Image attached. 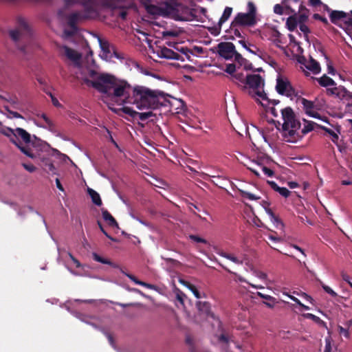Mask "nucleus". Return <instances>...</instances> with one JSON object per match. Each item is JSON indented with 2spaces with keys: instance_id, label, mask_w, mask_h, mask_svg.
Instances as JSON below:
<instances>
[{
  "instance_id": "obj_1",
  "label": "nucleus",
  "mask_w": 352,
  "mask_h": 352,
  "mask_svg": "<svg viewBox=\"0 0 352 352\" xmlns=\"http://www.w3.org/2000/svg\"><path fill=\"white\" fill-rule=\"evenodd\" d=\"M87 77L82 78V82L88 87H91L98 92L103 94L111 100L122 103L135 104L138 109H155L160 107H166L169 100L162 92L151 90L144 86L131 87L126 81L116 78L114 76L98 73L94 69H89Z\"/></svg>"
},
{
  "instance_id": "obj_2",
  "label": "nucleus",
  "mask_w": 352,
  "mask_h": 352,
  "mask_svg": "<svg viewBox=\"0 0 352 352\" xmlns=\"http://www.w3.org/2000/svg\"><path fill=\"white\" fill-rule=\"evenodd\" d=\"M64 1L67 6L78 3L84 8L83 11L75 12L69 15L67 23L70 29L64 30V34L67 36H72L77 33L78 22L93 19L97 16L96 7L98 1L107 6H113V0H64Z\"/></svg>"
},
{
  "instance_id": "obj_3",
  "label": "nucleus",
  "mask_w": 352,
  "mask_h": 352,
  "mask_svg": "<svg viewBox=\"0 0 352 352\" xmlns=\"http://www.w3.org/2000/svg\"><path fill=\"white\" fill-rule=\"evenodd\" d=\"M145 9L149 14L154 16H166L174 14L176 15L175 19L178 21H191L195 17V14L189 8L180 5L174 7L169 3H164L159 6L145 3Z\"/></svg>"
},
{
  "instance_id": "obj_4",
  "label": "nucleus",
  "mask_w": 352,
  "mask_h": 352,
  "mask_svg": "<svg viewBox=\"0 0 352 352\" xmlns=\"http://www.w3.org/2000/svg\"><path fill=\"white\" fill-rule=\"evenodd\" d=\"M280 112L283 120V136L287 142H296L300 137L298 131L300 122L296 118V115L290 107L280 109Z\"/></svg>"
},
{
  "instance_id": "obj_5",
  "label": "nucleus",
  "mask_w": 352,
  "mask_h": 352,
  "mask_svg": "<svg viewBox=\"0 0 352 352\" xmlns=\"http://www.w3.org/2000/svg\"><path fill=\"white\" fill-rule=\"evenodd\" d=\"M245 84L249 86L248 93L252 98L258 97L261 100L267 99V94L263 89L260 90V88L264 85V80L259 74L246 76Z\"/></svg>"
},
{
  "instance_id": "obj_6",
  "label": "nucleus",
  "mask_w": 352,
  "mask_h": 352,
  "mask_svg": "<svg viewBox=\"0 0 352 352\" xmlns=\"http://www.w3.org/2000/svg\"><path fill=\"white\" fill-rule=\"evenodd\" d=\"M9 34L11 38L16 42L23 37L29 36L30 35V29L25 20L23 17L19 16L16 19V28L10 30Z\"/></svg>"
},
{
  "instance_id": "obj_7",
  "label": "nucleus",
  "mask_w": 352,
  "mask_h": 352,
  "mask_svg": "<svg viewBox=\"0 0 352 352\" xmlns=\"http://www.w3.org/2000/svg\"><path fill=\"white\" fill-rule=\"evenodd\" d=\"M196 307L200 316L206 319L209 318H212L216 321L218 328H221V322L218 318H216L215 315L211 311V305L208 302L198 301L196 303Z\"/></svg>"
},
{
  "instance_id": "obj_8",
  "label": "nucleus",
  "mask_w": 352,
  "mask_h": 352,
  "mask_svg": "<svg viewBox=\"0 0 352 352\" xmlns=\"http://www.w3.org/2000/svg\"><path fill=\"white\" fill-rule=\"evenodd\" d=\"M276 89L280 95H285L287 97H292L296 95L295 89L287 78L278 77L276 80Z\"/></svg>"
},
{
  "instance_id": "obj_9",
  "label": "nucleus",
  "mask_w": 352,
  "mask_h": 352,
  "mask_svg": "<svg viewBox=\"0 0 352 352\" xmlns=\"http://www.w3.org/2000/svg\"><path fill=\"white\" fill-rule=\"evenodd\" d=\"M256 23V19L248 13L239 12L234 17V20L231 23L230 28L241 26H252Z\"/></svg>"
},
{
  "instance_id": "obj_10",
  "label": "nucleus",
  "mask_w": 352,
  "mask_h": 352,
  "mask_svg": "<svg viewBox=\"0 0 352 352\" xmlns=\"http://www.w3.org/2000/svg\"><path fill=\"white\" fill-rule=\"evenodd\" d=\"M217 48L219 55L226 60L232 59L236 53L234 45L230 42H221Z\"/></svg>"
},
{
  "instance_id": "obj_11",
  "label": "nucleus",
  "mask_w": 352,
  "mask_h": 352,
  "mask_svg": "<svg viewBox=\"0 0 352 352\" xmlns=\"http://www.w3.org/2000/svg\"><path fill=\"white\" fill-rule=\"evenodd\" d=\"M8 131H9L10 133H5V135L10 138V141L12 139V135L16 136V138L19 140V137H20L23 141L28 144L31 141V136L29 133H28L25 129L22 128H16L15 129H12L11 128H8Z\"/></svg>"
},
{
  "instance_id": "obj_12",
  "label": "nucleus",
  "mask_w": 352,
  "mask_h": 352,
  "mask_svg": "<svg viewBox=\"0 0 352 352\" xmlns=\"http://www.w3.org/2000/svg\"><path fill=\"white\" fill-rule=\"evenodd\" d=\"M155 52L160 58L178 60H180L182 61H184V58L182 57L178 53L166 47H160L159 49L156 50Z\"/></svg>"
},
{
  "instance_id": "obj_13",
  "label": "nucleus",
  "mask_w": 352,
  "mask_h": 352,
  "mask_svg": "<svg viewBox=\"0 0 352 352\" xmlns=\"http://www.w3.org/2000/svg\"><path fill=\"white\" fill-rule=\"evenodd\" d=\"M99 42L103 54L105 55L106 58H111L113 56L117 58H120L114 45L110 44L107 41H102L101 39L99 40Z\"/></svg>"
},
{
  "instance_id": "obj_14",
  "label": "nucleus",
  "mask_w": 352,
  "mask_h": 352,
  "mask_svg": "<svg viewBox=\"0 0 352 352\" xmlns=\"http://www.w3.org/2000/svg\"><path fill=\"white\" fill-rule=\"evenodd\" d=\"M301 102L303 105V108L305 109V113L313 117V118H318L319 114L318 113L316 112L314 109H316V105L314 102L311 100H308L304 98H301Z\"/></svg>"
},
{
  "instance_id": "obj_15",
  "label": "nucleus",
  "mask_w": 352,
  "mask_h": 352,
  "mask_svg": "<svg viewBox=\"0 0 352 352\" xmlns=\"http://www.w3.org/2000/svg\"><path fill=\"white\" fill-rule=\"evenodd\" d=\"M11 142L14 144L17 148H19V150L26 156L32 159H34L36 157L35 155L32 152L31 148L28 146H23L21 142L16 138V136L12 135Z\"/></svg>"
},
{
  "instance_id": "obj_16",
  "label": "nucleus",
  "mask_w": 352,
  "mask_h": 352,
  "mask_svg": "<svg viewBox=\"0 0 352 352\" xmlns=\"http://www.w3.org/2000/svg\"><path fill=\"white\" fill-rule=\"evenodd\" d=\"M64 54L67 58L74 63H79L81 58V55L74 49H72L67 46H63Z\"/></svg>"
},
{
  "instance_id": "obj_17",
  "label": "nucleus",
  "mask_w": 352,
  "mask_h": 352,
  "mask_svg": "<svg viewBox=\"0 0 352 352\" xmlns=\"http://www.w3.org/2000/svg\"><path fill=\"white\" fill-rule=\"evenodd\" d=\"M232 12V8L230 7H226L221 17L220 18L218 26L214 28V30L217 31V34H218L220 32L221 25L230 18Z\"/></svg>"
},
{
  "instance_id": "obj_18",
  "label": "nucleus",
  "mask_w": 352,
  "mask_h": 352,
  "mask_svg": "<svg viewBox=\"0 0 352 352\" xmlns=\"http://www.w3.org/2000/svg\"><path fill=\"white\" fill-rule=\"evenodd\" d=\"M330 20L331 21L336 24L338 25L339 22L345 19L346 17V13L343 11H338V10H333L331 11L330 15Z\"/></svg>"
},
{
  "instance_id": "obj_19",
  "label": "nucleus",
  "mask_w": 352,
  "mask_h": 352,
  "mask_svg": "<svg viewBox=\"0 0 352 352\" xmlns=\"http://www.w3.org/2000/svg\"><path fill=\"white\" fill-rule=\"evenodd\" d=\"M252 164L256 166L258 168L261 169V170L264 173L265 175L267 177H273L274 175V170H272L271 168H267L266 166H265L262 162V160H253L252 161Z\"/></svg>"
},
{
  "instance_id": "obj_20",
  "label": "nucleus",
  "mask_w": 352,
  "mask_h": 352,
  "mask_svg": "<svg viewBox=\"0 0 352 352\" xmlns=\"http://www.w3.org/2000/svg\"><path fill=\"white\" fill-rule=\"evenodd\" d=\"M101 210L102 218L108 223V225L111 227L118 228V222L116 221L115 218L111 214V213L107 210L104 208H102Z\"/></svg>"
},
{
  "instance_id": "obj_21",
  "label": "nucleus",
  "mask_w": 352,
  "mask_h": 352,
  "mask_svg": "<svg viewBox=\"0 0 352 352\" xmlns=\"http://www.w3.org/2000/svg\"><path fill=\"white\" fill-rule=\"evenodd\" d=\"M256 295L265 300L263 303L269 308H273L277 302L276 299L272 296L264 294L259 292H256Z\"/></svg>"
},
{
  "instance_id": "obj_22",
  "label": "nucleus",
  "mask_w": 352,
  "mask_h": 352,
  "mask_svg": "<svg viewBox=\"0 0 352 352\" xmlns=\"http://www.w3.org/2000/svg\"><path fill=\"white\" fill-rule=\"evenodd\" d=\"M316 79L320 85L324 87L335 86L336 85L335 81L330 77L327 76L326 74H324L322 77Z\"/></svg>"
},
{
  "instance_id": "obj_23",
  "label": "nucleus",
  "mask_w": 352,
  "mask_h": 352,
  "mask_svg": "<svg viewBox=\"0 0 352 352\" xmlns=\"http://www.w3.org/2000/svg\"><path fill=\"white\" fill-rule=\"evenodd\" d=\"M327 93L328 95L332 96L336 95L338 97H343L344 96L345 94L346 93V89L342 87H332V88H327Z\"/></svg>"
},
{
  "instance_id": "obj_24",
  "label": "nucleus",
  "mask_w": 352,
  "mask_h": 352,
  "mask_svg": "<svg viewBox=\"0 0 352 352\" xmlns=\"http://www.w3.org/2000/svg\"><path fill=\"white\" fill-rule=\"evenodd\" d=\"M351 324L352 320H349L344 324V326H338V332L341 337H344L347 339L349 338V327Z\"/></svg>"
},
{
  "instance_id": "obj_25",
  "label": "nucleus",
  "mask_w": 352,
  "mask_h": 352,
  "mask_svg": "<svg viewBox=\"0 0 352 352\" xmlns=\"http://www.w3.org/2000/svg\"><path fill=\"white\" fill-rule=\"evenodd\" d=\"M306 68L311 71L315 74H318L320 72L319 63L312 58H311L309 62L306 65Z\"/></svg>"
},
{
  "instance_id": "obj_26",
  "label": "nucleus",
  "mask_w": 352,
  "mask_h": 352,
  "mask_svg": "<svg viewBox=\"0 0 352 352\" xmlns=\"http://www.w3.org/2000/svg\"><path fill=\"white\" fill-rule=\"evenodd\" d=\"M219 254L221 256L226 258L236 264L241 265L243 263V261L242 259H240L239 258L235 256L234 255H233L232 254H229V253L222 251V252H219Z\"/></svg>"
},
{
  "instance_id": "obj_27",
  "label": "nucleus",
  "mask_w": 352,
  "mask_h": 352,
  "mask_svg": "<svg viewBox=\"0 0 352 352\" xmlns=\"http://www.w3.org/2000/svg\"><path fill=\"white\" fill-rule=\"evenodd\" d=\"M88 193L90 195L91 200L94 204L100 206L102 205V200L100 195L94 190L91 188L88 189Z\"/></svg>"
},
{
  "instance_id": "obj_28",
  "label": "nucleus",
  "mask_w": 352,
  "mask_h": 352,
  "mask_svg": "<svg viewBox=\"0 0 352 352\" xmlns=\"http://www.w3.org/2000/svg\"><path fill=\"white\" fill-rule=\"evenodd\" d=\"M298 20L294 16H289L286 21V25L287 29L290 32H294L298 25Z\"/></svg>"
},
{
  "instance_id": "obj_29",
  "label": "nucleus",
  "mask_w": 352,
  "mask_h": 352,
  "mask_svg": "<svg viewBox=\"0 0 352 352\" xmlns=\"http://www.w3.org/2000/svg\"><path fill=\"white\" fill-rule=\"evenodd\" d=\"M180 283L188 287L197 298H200L201 297L199 292L194 285L184 280H180Z\"/></svg>"
},
{
  "instance_id": "obj_30",
  "label": "nucleus",
  "mask_w": 352,
  "mask_h": 352,
  "mask_svg": "<svg viewBox=\"0 0 352 352\" xmlns=\"http://www.w3.org/2000/svg\"><path fill=\"white\" fill-rule=\"evenodd\" d=\"M92 256H93L94 260L97 261V262L101 263L102 264H107V265H111L113 267H118L116 264L112 263L110 260H109L107 258H104L100 256L97 253H93Z\"/></svg>"
},
{
  "instance_id": "obj_31",
  "label": "nucleus",
  "mask_w": 352,
  "mask_h": 352,
  "mask_svg": "<svg viewBox=\"0 0 352 352\" xmlns=\"http://www.w3.org/2000/svg\"><path fill=\"white\" fill-rule=\"evenodd\" d=\"M127 276L137 285L144 286L148 289H153L154 287V285L151 284L138 280V278L133 275L128 274Z\"/></svg>"
},
{
  "instance_id": "obj_32",
  "label": "nucleus",
  "mask_w": 352,
  "mask_h": 352,
  "mask_svg": "<svg viewBox=\"0 0 352 352\" xmlns=\"http://www.w3.org/2000/svg\"><path fill=\"white\" fill-rule=\"evenodd\" d=\"M346 33L352 38V18L349 17L347 21H344V26L340 25Z\"/></svg>"
},
{
  "instance_id": "obj_33",
  "label": "nucleus",
  "mask_w": 352,
  "mask_h": 352,
  "mask_svg": "<svg viewBox=\"0 0 352 352\" xmlns=\"http://www.w3.org/2000/svg\"><path fill=\"white\" fill-rule=\"evenodd\" d=\"M153 117H155V115L151 111L142 113L138 112L137 114V118H138V119L141 121H145Z\"/></svg>"
},
{
  "instance_id": "obj_34",
  "label": "nucleus",
  "mask_w": 352,
  "mask_h": 352,
  "mask_svg": "<svg viewBox=\"0 0 352 352\" xmlns=\"http://www.w3.org/2000/svg\"><path fill=\"white\" fill-rule=\"evenodd\" d=\"M41 118H42L45 122L46 123V126H42L44 128L48 129L49 130L53 131L54 130V124L52 121L47 116L46 114L43 113L41 115Z\"/></svg>"
},
{
  "instance_id": "obj_35",
  "label": "nucleus",
  "mask_w": 352,
  "mask_h": 352,
  "mask_svg": "<svg viewBox=\"0 0 352 352\" xmlns=\"http://www.w3.org/2000/svg\"><path fill=\"white\" fill-rule=\"evenodd\" d=\"M240 193L242 197H245L252 201L258 200L261 198L260 197L256 196L254 194H252V193L245 191V190H240Z\"/></svg>"
},
{
  "instance_id": "obj_36",
  "label": "nucleus",
  "mask_w": 352,
  "mask_h": 352,
  "mask_svg": "<svg viewBox=\"0 0 352 352\" xmlns=\"http://www.w3.org/2000/svg\"><path fill=\"white\" fill-rule=\"evenodd\" d=\"M122 111L125 113L129 115L130 117L133 118H137L138 111L133 110L131 107H124L122 108Z\"/></svg>"
},
{
  "instance_id": "obj_37",
  "label": "nucleus",
  "mask_w": 352,
  "mask_h": 352,
  "mask_svg": "<svg viewBox=\"0 0 352 352\" xmlns=\"http://www.w3.org/2000/svg\"><path fill=\"white\" fill-rule=\"evenodd\" d=\"M3 108L10 114V116H8V118H21V119L24 118L23 116L22 115H21L20 113H19L18 112L10 110L8 106H4Z\"/></svg>"
},
{
  "instance_id": "obj_38",
  "label": "nucleus",
  "mask_w": 352,
  "mask_h": 352,
  "mask_svg": "<svg viewBox=\"0 0 352 352\" xmlns=\"http://www.w3.org/2000/svg\"><path fill=\"white\" fill-rule=\"evenodd\" d=\"M186 298V294L179 289L176 290V300L182 305H184V299Z\"/></svg>"
},
{
  "instance_id": "obj_39",
  "label": "nucleus",
  "mask_w": 352,
  "mask_h": 352,
  "mask_svg": "<svg viewBox=\"0 0 352 352\" xmlns=\"http://www.w3.org/2000/svg\"><path fill=\"white\" fill-rule=\"evenodd\" d=\"M245 166L247 168L250 170L252 173H253L257 177H260L259 170H261V169L258 168L256 166L252 165V162H250V164Z\"/></svg>"
},
{
  "instance_id": "obj_40",
  "label": "nucleus",
  "mask_w": 352,
  "mask_h": 352,
  "mask_svg": "<svg viewBox=\"0 0 352 352\" xmlns=\"http://www.w3.org/2000/svg\"><path fill=\"white\" fill-rule=\"evenodd\" d=\"M232 77L239 82H241L242 83L246 82V76H245L243 73L242 72H235V74H233Z\"/></svg>"
},
{
  "instance_id": "obj_41",
  "label": "nucleus",
  "mask_w": 352,
  "mask_h": 352,
  "mask_svg": "<svg viewBox=\"0 0 352 352\" xmlns=\"http://www.w3.org/2000/svg\"><path fill=\"white\" fill-rule=\"evenodd\" d=\"M239 43L249 52L254 54H258L257 52H260V50L258 49L256 47L254 46V48L256 50V51H254L252 49H250L246 44V42L243 40H241L239 41Z\"/></svg>"
},
{
  "instance_id": "obj_42",
  "label": "nucleus",
  "mask_w": 352,
  "mask_h": 352,
  "mask_svg": "<svg viewBox=\"0 0 352 352\" xmlns=\"http://www.w3.org/2000/svg\"><path fill=\"white\" fill-rule=\"evenodd\" d=\"M314 124H315V123L313 122H307V124H305L304 126L303 129H302V133L303 134H306V133H308L309 132L311 131L312 130H314Z\"/></svg>"
},
{
  "instance_id": "obj_43",
  "label": "nucleus",
  "mask_w": 352,
  "mask_h": 352,
  "mask_svg": "<svg viewBox=\"0 0 352 352\" xmlns=\"http://www.w3.org/2000/svg\"><path fill=\"white\" fill-rule=\"evenodd\" d=\"M234 57L235 61H236L240 65H242L244 63H248V60L243 58L237 51Z\"/></svg>"
},
{
  "instance_id": "obj_44",
  "label": "nucleus",
  "mask_w": 352,
  "mask_h": 352,
  "mask_svg": "<svg viewBox=\"0 0 352 352\" xmlns=\"http://www.w3.org/2000/svg\"><path fill=\"white\" fill-rule=\"evenodd\" d=\"M321 286H322V289L325 291V292L329 294L331 296H332V297L337 296V294L330 287L326 285L323 283H321Z\"/></svg>"
},
{
  "instance_id": "obj_45",
  "label": "nucleus",
  "mask_w": 352,
  "mask_h": 352,
  "mask_svg": "<svg viewBox=\"0 0 352 352\" xmlns=\"http://www.w3.org/2000/svg\"><path fill=\"white\" fill-rule=\"evenodd\" d=\"M190 239L191 240H192L193 241L196 242V243H204V244H207L208 243V241L204 239V238H201L197 235H190Z\"/></svg>"
},
{
  "instance_id": "obj_46",
  "label": "nucleus",
  "mask_w": 352,
  "mask_h": 352,
  "mask_svg": "<svg viewBox=\"0 0 352 352\" xmlns=\"http://www.w3.org/2000/svg\"><path fill=\"white\" fill-rule=\"evenodd\" d=\"M289 298L294 301L297 305L301 307L304 310H309V307L304 304H302L299 299L294 297V296H289Z\"/></svg>"
},
{
  "instance_id": "obj_47",
  "label": "nucleus",
  "mask_w": 352,
  "mask_h": 352,
  "mask_svg": "<svg viewBox=\"0 0 352 352\" xmlns=\"http://www.w3.org/2000/svg\"><path fill=\"white\" fill-rule=\"evenodd\" d=\"M277 192L285 198H287L291 193V192L285 187H280Z\"/></svg>"
},
{
  "instance_id": "obj_48",
  "label": "nucleus",
  "mask_w": 352,
  "mask_h": 352,
  "mask_svg": "<svg viewBox=\"0 0 352 352\" xmlns=\"http://www.w3.org/2000/svg\"><path fill=\"white\" fill-rule=\"evenodd\" d=\"M1 100L8 102L13 105H17L19 104V100L16 96H10L9 98L5 97V99H1Z\"/></svg>"
},
{
  "instance_id": "obj_49",
  "label": "nucleus",
  "mask_w": 352,
  "mask_h": 352,
  "mask_svg": "<svg viewBox=\"0 0 352 352\" xmlns=\"http://www.w3.org/2000/svg\"><path fill=\"white\" fill-rule=\"evenodd\" d=\"M249 14L252 15V17L256 19V8L252 2L248 3Z\"/></svg>"
},
{
  "instance_id": "obj_50",
  "label": "nucleus",
  "mask_w": 352,
  "mask_h": 352,
  "mask_svg": "<svg viewBox=\"0 0 352 352\" xmlns=\"http://www.w3.org/2000/svg\"><path fill=\"white\" fill-rule=\"evenodd\" d=\"M225 72L233 76L236 72V66L234 64H228Z\"/></svg>"
},
{
  "instance_id": "obj_51",
  "label": "nucleus",
  "mask_w": 352,
  "mask_h": 352,
  "mask_svg": "<svg viewBox=\"0 0 352 352\" xmlns=\"http://www.w3.org/2000/svg\"><path fill=\"white\" fill-rule=\"evenodd\" d=\"M303 316L306 318L311 319L314 322H318L320 320V318L310 313L304 314Z\"/></svg>"
},
{
  "instance_id": "obj_52",
  "label": "nucleus",
  "mask_w": 352,
  "mask_h": 352,
  "mask_svg": "<svg viewBox=\"0 0 352 352\" xmlns=\"http://www.w3.org/2000/svg\"><path fill=\"white\" fill-rule=\"evenodd\" d=\"M274 12L279 15L283 14V8L280 4H276L274 7Z\"/></svg>"
},
{
  "instance_id": "obj_53",
  "label": "nucleus",
  "mask_w": 352,
  "mask_h": 352,
  "mask_svg": "<svg viewBox=\"0 0 352 352\" xmlns=\"http://www.w3.org/2000/svg\"><path fill=\"white\" fill-rule=\"evenodd\" d=\"M98 225L101 230V232L108 238L111 241H116L114 238H113L111 236H110L107 232L106 230L104 229L102 225L101 224V223L100 221H98Z\"/></svg>"
},
{
  "instance_id": "obj_54",
  "label": "nucleus",
  "mask_w": 352,
  "mask_h": 352,
  "mask_svg": "<svg viewBox=\"0 0 352 352\" xmlns=\"http://www.w3.org/2000/svg\"><path fill=\"white\" fill-rule=\"evenodd\" d=\"M164 36H172L175 37L178 36V33L175 30L165 31L162 33Z\"/></svg>"
},
{
  "instance_id": "obj_55",
  "label": "nucleus",
  "mask_w": 352,
  "mask_h": 352,
  "mask_svg": "<svg viewBox=\"0 0 352 352\" xmlns=\"http://www.w3.org/2000/svg\"><path fill=\"white\" fill-rule=\"evenodd\" d=\"M299 29L301 32H302L306 35L310 32L309 28L305 23H300Z\"/></svg>"
},
{
  "instance_id": "obj_56",
  "label": "nucleus",
  "mask_w": 352,
  "mask_h": 352,
  "mask_svg": "<svg viewBox=\"0 0 352 352\" xmlns=\"http://www.w3.org/2000/svg\"><path fill=\"white\" fill-rule=\"evenodd\" d=\"M24 168L30 173H33L36 170V167L33 164H23Z\"/></svg>"
},
{
  "instance_id": "obj_57",
  "label": "nucleus",
  "mask_w": 352,
  "mask_h": 352,
  "mask_svg": "<svg viewBox=\"0 0 352 352\" xmlns=\"http://www.w3.org/2000/svg\"><path fill=\"white\" fill-rule=\"evenodd\" d=\"M342 279L352 287V282L351 281L350 276L345 272H342Z\"/></svg>"
},
{
  "instance_id": "obj_58",
  "label": "nucleus",
  "mask_w": 352,
  "mask_h": 352,
  "mask_svg": "<svg viewBox=\"0 0 352 352\" xmlns=\"http://www.w3.org/2000/svg\"><path fill=\"white\" fill-rule=\"evenodd\" d=\"M314 18L316 20H319L320 21H322V23H325V24H327L328 23V21L327 19L324 17V16H322L321 15H320L319 14H314Z\"/></svg>"
},
{
  "instance_id": "obj_59",
  "label": "nucleus",
  "mask_w": 352,
  "mask_h": 352,
  "mask_svg": "<svg viewBox=\"0 0 352 352\" xmlns=\"http://www.w3.org/2000/svg\"><path fill=\"white\" fill-rule=\"evenodd\" d=\"M45 166H46V170L47 171H51V172L54 173V174L56 173L54 172L56 170L55 166H54V164L52 162H46Z\"/></svg>"
},
{
  "instance_id": "obj_60",
  "label": "nucleus",
  "mask_w": 352,
  "mask_h": 352,
  "mask_svg": "<svg viewBox=\"0 0 352 352\" xmlns=\"http://www.w3.org/2000/svg\"><path fill=\"white\" fill-rule=\"evenodd\" d=\"M268 184L270 187L276 192H277L280 188L278 184L274 181H267Z\"/></svg>"
},
{
  "instance_id": "obj_61",
  "label": "nucleus",
  "mask_w": 352,
  "mask_h": 352,
  "mask_svg": "<svg viewBox=\"0 0 352 352\" xmlns=\"http://www.w3.org/2000/svg\"><path fill=\"white\" fill-rule=\"evenodd\" d=\"M69 258L74 262L76 267H80L81 266L80 263L78 260H77L71 253L68 254Z\"/></svg>"
},
{
  "instance_id": "obj_62",
  "label": "nucleus",
  "mask_w": 352,
  "mask_h": 352,
  "mask_svg": "<svg viewBox=\"0 0 352 352\" xmlns=\"http://www.w3.org/2000/svg\"><path fill=\"white\" fill-rule=\"evenodd\" d=\"M270 219H271V221H273L274 223L276 224L277 227L278 226V225H280L281 226H283L280 219L276 214H274V218H270Z\"/></svg>"
},
{
  "instance_id": "obj_63",
  "label": "nucleus",
  "mask_w": 352,
  "mask_h": 352,
  "mask_svg": "<svg viewBox=\"0 0 352 352\" xmlns=\"http://www.w3.org/2000/svg\"><path fill=\"white\" fill-rule=\"evenodd\" d=\"M301 296L307 301H309L310 303L311 304H314V300L313 299V298L307 294L306 293H302Z\"/></svg>"
},
{
  "instance_id": "obj_64",
  "label": "nucleus",
  "mask_w": 352,
  "mask_h": 352,
  "mask_svg": "<svg viewBox=\"0 0 352 352\" xmlns=\"http://www.w3.org/2000/svg\"><path fill=\"white\" fill-rule=\"evenodd\" d=\"M219 341L223 343L228 342V338L223 333L221 334L218 338Z\"/></svg>"
}]
</instances>
